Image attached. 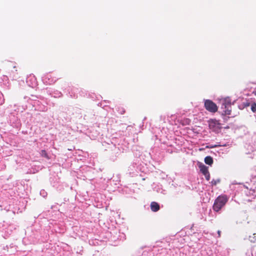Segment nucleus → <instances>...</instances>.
<instances>
[{
    "instance_id": "nucleus-5",
    "label": "nucleus",
    "mask_w": 256,
    "mask_h": 256,
    "mask_svg": "<svg viewBox=\"0 0 256 256\" xmlns=\"http://www.w3.org/2000/svg\"><path fill=\"white\" fill-rule=\"evenodd\" d=\"M160 206L158 203L152 202L150 204V208L152 212H156L160 210Z\"/></svg>"
},
{
    "instance_id": "nucleus-2",
    "label": "nucleus",
    "mask_w": 256,
    "mask_h": 256,
    "mask_svg": "<svg viewBox=\"0 0 256 256\" xmlns=\"http://www.w3.org/2000/svg\"><path fill=\"white\" fill-rule=\"evenodd\" d=\"M222 102L221 108L222 110L223 114L226 115H230L232 112V100L230 98L227 97L222 99L220 100Z\"/></svg>"
},
{
    "instance_id": "nucleus-6",
    "label": "nucleus",
    "mask_w": 256,
    "mask_h": 256,
    "mask_svg": "<svg viewBox=\"0 0 256 256\" xmlns=\"http://www.w3.org/2000/svg\"><path fill=\"white\" fill-rule=\"evenodd\" d=\"M200 170L204 175L208 174V173L209 172L208 168L204 165L200 166Z\"/></svg>"
},
{
    "instance_id": "nucleus-1",
    "label": "nucleus",
    "mask_w": 256,
    "mask_h": 256,
    "mask_svg": "<svg viewBox=\"0 0 256 256\" xmlns=\"http://www.w3.org/2000/svg\"><path fill=\"white\" fill-rule=\"evenodd\" d=\"M228 200V198L226 195L218 196L214 200L212 208L214 211L219 212L224 207Z\"/></svg>"
},
{
    "instance_id": "nucleus-11",
    "label": "nucleus",
    "mask_w": 256,
    "mask_h": 256,
    "mask_svg": "<svg viewBox=\"0 0 256 256\" xmlns=\"http://www.w3.org/2000/svg\"><path fill=\"white\" fill-rule=\"evenodd\" d=\"M206 177V180H210V173L208 172V174H206V175H204Z\"/></svg>"
},
{
    "instance_id": "nucleus-15",
    "label": "nucleus",
    "mask_w": 256,
    "mask_h": 256,
    "mask_svg": "<svg viewBox=\"0 0 256 256\" xmlns=\"http://www.w3.org/2000/svg\"><path fill=\"white\" fill-rule=\"evenodd\" d=\"M254 94H255V95H256V92H254Z\"/></svg>"
},
{
    "instance_id": "nucleus-13",
    "label": "nucleus",
    "mask_w": 256,
    "mask_h": 256,
    "mask_svg": "<svg viewBox=\"0 0 256 256\" xmlns=\"http://www.w3.org/2000/svg\"><path fill=\"white\" fill-rule=\"evenodd\" d=\"M220 233H221V232L220 230H218V237H220Z\"/></svg>"
},
{
    "instance_id": "nucleus-10",
    "label": "nucleus",
    "mask_w": 256,
    "mask_h": 256,
    "mask_svg": "<svg viewBox=\"0 0 256 256\" xmlns=\"http://www.w3.org/2000/svg\"><path fill=\"white\" fill-rule=\"evenodd\" d=\"M217 146H218L217 145H210V146H206V148H216Z\"/></svg>"
},
{
    "instance_id": "nucleus-12",
    "label": "nucleus",
    "mask_w": 256,
    "mask_h": 256,
    "mask_svg": "<svg viewBox=\"0 0 256 256\" xmlns=\"http://www.w3.org/2000/svg\"><path fill=\"white\" fill-rule=\"evenodd\" d=\"M125 112V110H124V108H122V110L120 111V114H123Z\"/></svg>"
},
{
    "instance_id": "nucleus-14",
    "label": "nucleus",
    "mask_w": 256,
    "mask_h": 256,
    "mask_svg": "<svg viewBox=\"0 0 256 256\" xmlns=\"http://www.w3.org/2000/svg\"><path fill=\"white\" fill-rule=\"evenodd\" d=\"M214 184H216V182H214Z\"/></svg>"
},
{
    "instance_id": "nucleus-3",
    "label": "nucleus",
    "mask_w": 256,
    "mask_h": 256,
    "mask_svg": "<svg viewBox=\"0 0 256 256\" xmlns=\"http://www.w3.org/2000/svg\"><path fill=\"white\" fill-rule=\"evenodd\" d=\"M204 107L207 110L211 112H216L218 108L216 104L210 100H205Z\"/></svg>"
},
{
    "instance_id": "nucleus-8",
    "label": "nucleus",
    "mask_w": 256,
    "mask_h": 256,
    "mask_svg": "<svg viewBox=\"0 0 256 256\" xmlns=\"http://www.w3.org/2000/svg\"><path fill=\"white\" fill-rule=\"evenodd\" d=\"M40 155L42 157H44L48 159H49V157L46 151L45 150H42L40 152Z\"/></svg>"
},
{
    "instance_id": "nucleus-4",
    "label": "nucleus",
    "mask_w": 256,
    "mask_h": 256,
    "mask_svg": "<svg viewBox=\"0 0 256 256\" xmlns=\"http://www.w3.org/2000/svg\"><path fill=\"white\" fill-rule=\"evenodd\" d=\"M209 127L212 131H217L220 128V124L216 120H212L209 122Z\"/></svg>"
},
{
    "instance_id": "nucleus-9",
    "label": "nucleus",
    "mask_w": 256,
    "mask_h": 256,
    "mask_svg": "<svg viewBox=\"0 0 256 256\" xmlns=\"http://www.w3.org/2000/svg\"><path fill=\"white\" fill-rule=\"evenodd\" d=\"M251 110L254 112H256V103H253L251 106Z\"/></svg>"
},
{
    "instance_id": "nucleus-7",
    "label": "nucleus",
    "mask_w": 256,
    "mask_h": 256,
    "mask_svg": "<svg viewBox=\"0 0 256 256\" xmlns=\"http://www.w3.org/2000/svg\"><path fill=\"white\" fill-rule=\"evenodd\" d=\"M204 162L206 164L211 165L213 163V159L210 156H207L204 158Z\"/></svg>"
}]
</instances>
